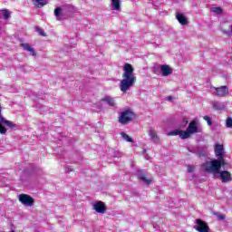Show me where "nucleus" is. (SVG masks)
Instances as JSON below:
<instances>
[{
    "label": "nucleus",
    "instance_id": "f257e3e1",
    "mask_svg": "<svg viewBox=\"0 0 232 232\" xmlns=\"http://www.w3.org/2000/svg\"><path fill=\"white\" fill-rule=\"evenodd\" d=\"M135 69L131 63H125L123 65L122 80L120 82V90L122 93L130 92V88L137 82V76H135Z\"/></svg>",
    "mask_w": 232,
    "mask_h": 232
},
{
    "label": "nucleus",
    "instance_id": "f03ea898",
    "mask_svg": "<svg viewBox=\"0 0 232 232\" xmlns=\"http://www.w3.org/2000/svg\"><path fill=\"white\" fill-rule=\"evenodd\" d=\"M226 160H213L210 163H204L202 165L204 173H220L222 166H227Z\"/></svg>",
    "mask_w": 232,
    "mask_h": 232
},
{
    "label": "nucleus",
    "instance_id": "7ed1b4c3",
    "mask_svg": "<svg viewBox=\"0 0 232 232\" xmlns=\"http://www.w3.org/2000/svg\"><path fill=\"white\" fill-rule=\"evenodd\" d=\"M133 119H135V112L130 110H125L120 112L118 122H120V124H122L123 126H126V124L131 122Z\"/></svg>",
    "mask_w": 232,
    "mask_h": 232
},
{
    "label": "nucleus",
    "instance_id": "20e7f679",
    "mask_svg": "<svg viewBox=\"0 0 232 232\" xmlns=\"http://www.w3.org/2000/svg\"><path fill=\"white\" fill-rule=\"evenodd\" d=\"M197 226L194 227L196 231L198 232H209V226L206 223V221L197 218L196 219Z\"/></svg>",
    "mask_w": 232,
    "mask_h": 232
},
{
    "label": "nucleus",
    "instance_id": "39448f33",
    "mask_svg": "<svg viewBox=\"0 0 232 232\" xmlns=\"http://www.w3.org/2000/svg\"><path fill=\"white\" fill-rule=\"evenodd\" d=\"M19 202L24 204V206H29L31 208V206H34L35 200L28 194H20Z\"/></svg>",
    "mask_w": 232,
    "mask_h": 232
},
{
    "label": "nucleus",
    "instance_id": "423d86ee",
    "mask_svg": "<svg viewBox=\"0 0 232 232\" xmlns=\"http://www.w3.org/2000/svg\"><path fill=\"white\" fill-rule=\"evenodd\" d=\"M214 90L216 91V95L218 97H226L227 96V93H229V89L226 85L220 87H214Z\"/></svg>",
    "mask_w": 232,
    "mask_h": 232
},
{
    "label": "nucleus",
    "instance_id": "0eeeda50",
    "mask_svg": "<svg viewBox=\"0 0 232 232\" xmlns=\"http://www.w3.org/2000/svg\"><path fill=\"white\" fill-rule=\"evenodd\" d=\"M221 30L223 34H227V35L231 36L232 35V22L231 21H226L221 24Z\"/></svg>",
    "mask_w": 232,
    "mask_h": 232
},
{
    "label": "nucleus",
    "instance_id": "6e6552de",
    "mask_svg": "<svg viewBox=\"0 0 232 232\" xmlns=\"http://www.w3.org/2000/svg\"><path fill=\"white\" fill-rule=\"evenodd\" d=\"M93 209L95 210L96 213H101L103 215V213H106V204L102 201H97L93 205Z\"/></svg>",
    "mask_w": 232,
    "mask_h": 232
},
{
    "label": "nucleus",
    "instance_id": "1a4fd4ad",
    "mask_svg": "<svg viewBox=\"0 0 232 232\" xmlns=\"http://www.w3.org/2000/svg\"><path fill=\"white\" fill-rule=\"evenodd\" d=\"M215 155L218 160H224V145L216 144Z\"/></svg>",
    "mask_w": 232,
    "mask_h": 232
},
{
    "label": "nucleus",
    "instance_id": "9d476101",
    "mask_svg": "<svg viewBox=\"0 0 232 232\" xmlns=\"http://www.w3.org/2000/svg\"><path fill=\"white\" fill-rule=\"evenodd\" d=\"M187 130L189 132L190 135H193L194 133H198V127L197 126V121H192L189 122L188 127L187 128Z\"/></svg>",
    "mask_w": 232,
    "mask_h": 232
},
{
    "label": "nucleus",
    "instance_id": "9b49d317",
    "mask_svg": "<svg viewBox=\"0 0 232 232\" xmlns=\"http://www.w3.org/2000/svg\"><path fill=\"white\" fill-rule=\"evenodd\" d=\"M219 173H220V179L222 182L226 183V182H230V180H232L231 172L227 170H223Z\"/></svg>",
    "mask_w": 232,
    "mask_h": 232
},
{
    "label": "nucleus",
    "instance_id": "f8f14e48",
    "mask_svg": "<svg viewBox=\"0 0 232 232\" xmlns=\"http://www.w3.org/2000/svg\"><path fill=\"white\" fill-rule=\"evenodd\" d=\"M160 70L163 77H168L173 73V69L169 65H161Z\"/></svg>",
    "mask_w": 232,
    "mask_h": 232
},
{
    "label": "nucleus",
    "instance_id": "ddd939ff",
    "mask_svg": "<svg viewBox=\"0 0 232 232\" xmlns=\"http://www.w3.org/2000/svg\"><path fill=\"white\" fill-rule=\"evenodd\" d=\"M176 19L179 21V24H182L183 26L188 24V18H186L182 13L176 14Z\"/></svg>",
    "mask_w": 232,
    "mask_h": 232
},
{
    "label": "nucleus",
    "instance_id": "4468645a",
    "mask_svg": "<svg viewBox=\"0 0 232 232\" xmlns=\"http://www.w3.org/2000/svg\"><path fill=\"white\" fill-rule=\"evenodd\" d=\"M0 122L1 124H5V126H7V128H10V130H14V128H17L16 124H14L13 121H8L3 117L0 119Z\"/></svg>",
    "mask_w": 232,
    "mask_h": 232
},
{
    "label": "nucleus",
    "instance_id": "2eb2a0df",
    "mask_svg": "<svg viewBox=\"0 0 232 232\" xmlns=\"http://www.w3.org/2000/svg\"><path fill=\"white\" fill-rule=\"evenodd\" d=\"M140 180H142L145 184H151L152 179H148V174L143 171H140L138 174Z\"/></svg>",
    "mask_w": 232,
    "mask_h": 232
},
{
    "label": "nucleus",
    "instance_id": "dca6fc26",
    "mask_svg": "<svg viewBox=\"0 0 232 232\" xmlns=\"http://www.w3.org/2000/svg\"><path fill=\"white\" fill-rule=\"evenodd\" d=\"M20 46L24 48V50H25L26 52H30V53H32L34 57L37 55V53H35V50H34V48H32V46L29 44H21Z\"/></svg>",
    "mask_w": 232,
    "mask_h": 232
},
{
    "label": "nucleus",
    "instance_id": "f3484780",
    "mask_svg": "<svg viewBox=\"0 0 232 232\" xmlns=\"http://www.w3.org/2000/svg\"><path fill=\"white\" fill-rule=\"evenodd\" d=\"M102 102H107V104L109 106H112L115 107L117 106V102H115V99L110 97V96H106L104 98H102Z\"/></svg>",
    "mask_w": 232,
    "mask_h": 232
},
{
    "label": "nucleus",
    "instance_id": "a211bd4d",
    "mask_svg": "<svg viewBox=\"0 0 232 232\" xmlns=\"http://www.w3.org/2000/svg\"><path fill=\"white\" fill-rule=\"evenodd\" d=\"M36 8H43L45 5H48V0H32Z\"/></svg>",
    "mask_w": 232,
    "mask_h": 232
},
{
    "label": "nucleus",
    "instance_id": "6ab92c4d",
    "mask_svg": "<svg viewBox=\"0 0 232 232\" xmlns=\"http://www.w3.org/2000/svg\"><path fill=\"white\" fill-rule=\"evenodd\" d=\"M111 6L113 10L119 11L121 10V0H111Z\"/></svg>",
    "mask_w": 232,
    "mask_h": 232
},
{
    "label": "nucleus",
    "instance_id": "aec40b11",
    "mask_svg": "<svg viewBox=\"0 0 232 232\" xmlns=\"http://www.w3.org/2000/svg\"><path fill=\"white\" fill-rule=\"evenodd\" d=\"M191 137V134L188 132V129L186 130H180L179 132V138L182 140L189 139Z\"/></svg>",
    "mask_w": 232,
    "mask_h": 232
},
{
    "label": "nucleus",
    "instance_id": "412c9836",
    "mask_svg": "<svg viewBox=\"0 0 232 232\" xmlns=\"http://www.w3.org/2000/svg\"><path fill=\"white\" fill-rule=\"evenodd\" d=\"M120 135L127 142H133V139H131V137H130V135H128L126 132H121Z\"/></svg>",
    "mask_w": 232,
    "mask_h": 232
},
{
    "label": "nucleus",
    "instance_id": "4be33fe9",
    "mask_svg": "<svg viewBox=\"0 0 232 232\" xmlns=\"http://www.w3.org/2000/svg\"><path fill=\"white\" fill-rule=\"evenodd\" d=\"M150 136L151 140L155 142V140H159V135H157V132L155 130H150Z\"/></svg>",
    "mask_w": 232,
    "mask_h": 232
},
{
    "label": "nucleus",
    "instance_id": "5701e85b",
    "mask_svg": "<svg viewBox=\"0 0 232 232\" xmlns=\"http://www.w3.org/2000/svg\"><path fill=\"white\" fill-rule=\"evenodd\" d=\"M1 12L5 19L6 20L10 19V13L8 12V9H3Z\"/></svg>",
    "mask_w": 232,
    "mask_h": 232
},
{
    "label": "nucleus",
    "instance_id": "b1692460",
    "mask_svg": "<svg viewBox=\"0 0 232 232\" xmlns=\"http://www.w3.org/2000/svg\"><path fill=\"white\" fill-rule=\"evenodd\" d=\"M36 32L39 34V35H42V37H46V34L44 33V30L41 27H35Z\"/></svg>",
    "mask_w": 232,
    "mask_h": 232
},
{
    "label": "nucleus",
    "instance_id": "393cba45",
    "mask_svg": "<svg viewBox=\"0 0 232 232\" xmlns=\"http://www.w3.org/2000/svg\"><path fill=\"white\" fill-rule=\"evenodd\" d=\"M210 10L211 12H214V14H218L224 12L221 7H214V8H211Z\"/></svg>",
    "mask_w": 232,
    "mask_h": 232
},
{
    "label": "nucleus",
    "instance_id": "a878e982",
    "mask_svg": "<svg viewBox=\"0 0 232 232\" xmlns=\"http://www.w3.org/2000/svg\"><path fill=\"white\" fill-rule=\"evenodd\" d=\"M203 119H204V121H206V122L208 126H213V121L211 120V118L209 116H204Z\"/></svg>",
    "mask_w": 232,
    "mask_h": 232
},
{
    "label": "nucleus",
    "instance_id": "bb28decb",
    "mask_svg": "<svg viewBox=\"0 0 232 232\" xmlns=\"http://www.w3.org/2000/svg\"><path fill=\"white\" fill-rule=\"evenodd\" d=\"M168 135H169L171 137L179 135L180 137V130H174L169 132Z\"/></svg>",
    "mask_w": 232,
    "mask_h": 232
},
{
    "label": "nucleus",
    "instance_id": "cd10ccee",
    "mask_svg": "<svg viewBox=\"0 0 232 232\" xmlns=\"http://www.w3.org/2000/svg\"><path fill=\"white\" fill-rule=\"evenodd\" d=\"M61 12H63V9L61 7H56L54 9V15L56 17H60L61 16Z\"/></svg>",
    "mask_w": 232,
    "mask_h": 232
},
{
    "label": "nucleus",
    "instance_id": "c85d7f7f",
    "mask_svg": "<svg viewBox=\"0 0 232 232\" xmlns=\"http://www.w3.org/2000/svg\"><path fill=\"white\" fill-rule=\"evenodd\" d=\"M226 124H227V128H232V118L231 117L227 118Z\"/></svg>",
    "mask_w": 232,
    "mask_h": 232
},
{
    "label": "nucleus",
    "instance_id": "c756f323",
    "mask_svg": "<svg viewBox=\"0 0 232 232\" xmlns=\"http://www.w3.org/2000/svg\"><path fill=\"white\" fill-rule=\"evenodd\" d=\"M188 173H193V171H195V167L188 165Z\"/></svg>",
    "mask_w": 232,
    "mask_h": 232
},
{
    "label": "nucleus",
    "instance_id": "7c9ffc66",
    "mask_svg": "<svg viewBox=\"0 0 232 232\" xmlns=\"http://www.w3.org/2000/svg\"><path fill=\"white\" fill-rule=\"evenodd\" d=\"M214 215H217V217H218V218L219 220H225V218H226V217H224V215H222V214H217V213H215Z\"/></svg>",
    "mask_w": 232,
    "mask_h": 232
},
{
    "label": "nucleus",
    "instance_id": "2f4dec72",
    "mask_svg": "<svg viewBox=\"0 0 232 232\" xmlns=\"http://www.w3.org/2000/svg\"><path fill=\"white\" fill-rule=\"evenodd\" d=\"M171 99H173L172 96H169V101H171Z\"/></svg>",
    "mask_w": 232,
    "mask_h": 232
},
{
    "label": "nucleus",
    "instance_id": "473e14b6",
    "mask_svg": "<svg viewBox=\"0 0 232 232\" xmlns=\"http://www.w3.org/2000/svg\"><path fill=\"white\" fill-rule=\"evenodd\" d=\"M69 171H72V169H69Z\"/></svg>",
    "mask_w": 232,
    "mask_h": 232
}]
</instances>
